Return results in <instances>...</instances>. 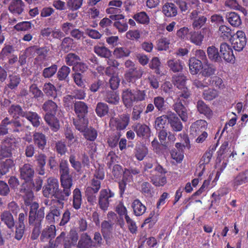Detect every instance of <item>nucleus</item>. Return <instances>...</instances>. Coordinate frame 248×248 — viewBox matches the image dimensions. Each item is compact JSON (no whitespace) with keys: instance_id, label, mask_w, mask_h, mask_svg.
<instances>
[{"instance_id":"nucleus-1","label":"nucleus","mask_w":248,"mask_h":248,"mask_svg":"<svg viewBox=\"0 0 248 248\" xmlns=\"http://www.w3.org/2000/svg\"><path fill=\"white\" fill-rule=\"evenodd\" d=\"M61 186L62 189L59 188V181L57 178L49 177L46 184L43 187V194L46 198L53 197L54 199L52 200V202L58 203L62 207L71 194V189L62 183H61Z\"/></svg>"},{"instance_id":"nucleus-2","label":"nucleus","mask_w":248,"mask_h":248,"mask_svg":"<svg viewBox=\"0 0 248 248\" xmlns=\"http://www.w3.org/2000/svg\"><path fill=\"white\" fill-rule=\"evenodd\" d=\"M121 98L126 108H131L134 103L144 101L147 98L146 92L139 89H124L122 91Z\"/></svg>"},{"instance_id":"nucleus-3","label":"nucleus","mask_w":248,"mask_h":248,"mask_svg":"<svg viewBox=\"0 0 248 248\" xmlns=\"http://www.w3.org/2000/svg\"><path fill=\"white\" fill-rule=\"evenodd\" d=\"M50 52L49 46H45L42 47L37 46H32L26 49V53L29 55L36 54V57L34 59V62L38 64H42L46 60Z\"/></svg>"},{"instance_id":"nucleus-4","label":"nucleus","mask_w":248,"mask_h":248,"mask_svg":"<svg viewBox=\"0 0 248 248\" xmlns=\"http://www.w3.org/2000/svg\"><path fill=\"white\" fill-rule=\"evenodd\" d=\"M154 170L159 174H151L149 176L151 183L156 187L164 186L167 183V177L165 176L168 172L167 170L160 164L157 163L154 168Z\"/></svg>"},{"instance_id":"nucleus-5","label":"nucleus","mask_w":248,"mask_h":248,"mask_svg":"<svg viewBox=\"0 0 248 248\" xmlns=\"http://www.w3.org/2000/svg\"><path fill=\"white\" fill-rule=\"evenodd\" d=\"M38 203H34L30 208L28 222L30 225L32 224H42L45 217L44 207L39 208Z\"/></svg>"},{"instance_id":"nucleus-6","label":"nucleus","mask_w":248,"mask_h":248,"mask_svg":"<svg viewBox=\"0 0 248 248\" xmlns=\"http://www.w3.org/2000/svg\"><path fill=\"white\" fill-rule=\"evenodd\" d=\"M60 183L71 189L73 185V176L70 174V169L67 160L62 159L60 163Z\"/></svg>"},{"instance_id":"nucleus-7","label":"nucleus","mask_w":248,"mask_h":248,"mask_svg":"<svg viewBox=\"0 0 248 248\" xmlns=\"http://www.w3.org/2000/svg\"><path fill=\"white\" fill-rule=\"evenodd\" d=\"M60 183L71 189L73 185V176L70 174V169L67 160L62 159L60 163Z\"/></svg>"},{"instance_id":"nucleus-8","label":"nucleus","mask_w":248,"mask_h":248,"mask_svg":"<svg viewBox=\"0 0 248 248\" xmlns=\"http://www.w3.org/2000/svg\"><path fill=\"white\" fill-rule=\"evenodd\" d=\"M230 41L233 49L238 52L243 49L247 43L245 33L242 31H238L233 34Z\"/></svg>"},{"instance_id":"nucleus-9","label":"nucleus","mask_w":248,"mask_h":248,"mask_svg":"<svg viewBox=\"0 0 248 248\" xmlns=\"http://www.w3.org/2000/svg\"><path fill=\"white\" fill-rule=\"evenodd\" d=\"M115 194L110 189H103L99 193L98 205L100 208L103 211H106L111 201V198L114 197Z\"/></svg>"},{"instance_id":"nucleus-10","label":"nucleus","mask_w":248,"mask_h":248,"mask_svg":"<svg viewBox=\"0 0 248 248\" xmlns=\"http://www.w3.org/2000/svg\"><path fill=\"white\" fill-rule=\"evenodd\" d=\"M143 73L144 71L141 67H133L125 71L124 78L126 82L134 83L142 77Z\"/></svg>"},{"instance_id":"nucleus-11","label":"nucleus","mask_w":248,"mask_h":248,"mask_svg":"<svg viewBox=\"0 0 248 248\" xmlns=\"http://www.w3.org/2000/svg\"><path fill=\"white\" fill-rule=\"evenodd\" d=\"M201 11L197 8L193 10L189 15L190 19L193 21L192 27L194 29H200L203 27L207 21V17L204 16L199 15Z\"/></svg>"},{"instance_id":"nucleus-12","label":"nucleus","mask_w":248,"mask_h":248,"mask_svg":"<svg viewBox=\"0 0 248 248\" xmlns=\"http://www.w3.org/2000/svg\"><path fill=\"white\" fill-rule=\"evenodd\" d=\"M132 127L136 133L137 137L140 138L147 140L151 137V129L148 125L145 124L136 123L134 124Z\"/></svg>"},{"instance_id":"nucleus-13","label":"nucleus","mask_w":248,"mask_h":248,"mask_svg":"<svg viewBox=\"0 0 248 248\" xmlns=\"http://www.w3.org/2000/svg\"><path fill=\"white\" fill-rule=\"evenodd\" d=\"M40 33L43 37L50 41L55 39L60 40L64 36L63 33L60 29L56 28L53 29L50 27L42 29Z\"/></svg>"},{"instance_id":"nucleus-14","label":"nucleus","mask_w":248,"mask_h":248,"mask_svg":"<svg viewBox=\"0 0 248 248\" xmlns=\"http://www.w3.org/2000/svg\"><path fill=\"white\" fill-rule=\"evenodd\" d=\"M14 141L13 139L6 138L0 145V158L9 157L12 156Z\"/></svg>"},{"instance_id":"nucleus-15","label":"nucleus","mask_w":248,"mask_h":248,"mask_svg":"<svg viewBox=\"0 0 248 248\" xmlns=\"http://www.w3.org/2000/svg\"><path fill=\"white\" fill-rule=\"evenodd\" d=\"M220 53L224 60L231 63H234L235 57L233 54V50L231 46L226 43L221 44L220 46Z\"/></svg>"},{"instance_id":"nucleus-16","label":"nucleus","mask_w":248,"mask_h":248,"mask_svg":"<svg viewBox=\"0 0 248 248\" xmlns=\"http://www.w3.org/2000/svg\"><path fill=\"white\" fill-rule=\"evenodd\" d=\"M207 127V123L203 120H199L192 124L190 127V135L196 137L204 131Z\"/></svg>"},{"instance_id":"nucleus-17","label":"nucleus","mask_w":248,"mask_h":248,"mask_svg":"<svg viewBox=\"0 0 248 248\" xmlns=\"http://www.w3.org/2000/svg\"><path fill=\"white\" fill-rule=\"evenodd\" d=\"M247 183H248V169L238 173L234 176L232 181L231 185L234 189H236L239 186Z\"/></svg>"},{"instance_id":"nucleus-18","label":"nucleus","mask_w":248,"mask_h":248,"mask_svg":"<svg viewBox=\"0 0 248 248\" xmlns=\"http://www.w3.org/2000/svg\"><path fill=\"white\" fill-rule=\"evenodd\" d=\"M20 178L28 182L32 180L34 174V170L32 166L29 164H24L19 169Z\"/></svg>"},{"instance_id":"nucleus-19","label":"nucleus","mask_w":248,"mask_h":248,"mask_svg":"<svg viewBox=\"0 0 248 248\" xmlns=\"http://www.w3.org/2000/svg\"><path fill=\"white\" fill-rule=\"evenodd\" d=\"M56 229L54 225L47 226L41 232L40 235V241L41 242H46L48 240L52 241L56 234Z\"/></svg>"},{"instance_id":"nucleus-20","label":"nucleus","mask_w":248,"mask_h":248,"mask_svg":"<svg viewBox=\"0 0 248 248\" xmlns=\"http://www.w3.org/2000/svg\"><path fill=\"white\" fill-rule=\"evenodd\" d=\"M25 7V3L22 0H12L8 7V10L12 14L18 16L23 13Z\"/></svg>"},{"instance_id":"nucleus-21","label":"nucleus","mask_w":248,"mask_h":248,"mask_svg":"<svg viewBox=\"0 0 248 248\" xmlns=\"http://www.w3.org/2000/svg\"><path fill=\"white\" fill-rule=\"evenodd\" d=\"M115 126L118 130H122L126 128L130 123V115L128 113H124L120 116L119 118L114 120Z\"/></svg>"},{"instance_id":"nucleus-22","label":"nucleus","mask_w":248,"mask_h":248,"mask_svg":"<svg viewBox=\"0 0 248 248\" xmlns=\"http://www.w3.org/2000/svg\"><path fill=\"white\" fill-rule=\"evenodd\" d=\"M173 109L180 116L183 122L188 120L187 110L186 107L182 104L181 101L177 100L172 106Z\"/></svg>"},{"instance_id":"nucleus-23","label":"nucleus","mask_w":248,"mask_h":248,"mask_svg":"<svg viewBox=\"0 0 248 248\" xmlns=\"http://www.w3.org/2000/svg\"><path fill=\"white\" fill-rule=\"evenodd\" d=\"M188 65L190 73L196 75L202 70L203 64L201 60L192 57L189 59Z\"/></svg>"},{"instance_id":"nucleus-24","label":"nucleus","mask_w":248,"mask_h":248,"mask_svg":"<svg viewBox=\"0 0 248 248\" xmlns=\"http://www.w3.org/2000/svg\"><path fill=\"white\" fill-rule=\"evenodd\" d=\"M133 214L136 217L143 215L146 212L147 208L138 199L134 200L131 204Z\"/></svg>"},{"instance_id":"nucleus-25","label":"nucleus","mask_w":248,"mask_h":248,"mask_svg":"<svg viewBox=\"0 0 248 248\" xmlns=\"http://www.w3.org/2000/svg\"><path fill=\"white\" fill-rule=\"evenodd\" d=\"M74 111L77 117L86 116L88 112V106L84 102L78 101L74 103Z\"/></svg>"},{"instance_id":"nucleus-26","label":"nucleus","mask_w":248,"mask_h":248,"mask_svg":"<svg viewBox=\"0 0 248 248\" xmlns=\"http://www.w3.org/2000/svg\"><path fill=\"white\" fill-rule=\"evenodd\" d=\"M169 124L174 131L179 132L183 129V126L182 122L174 113L169 115Z\"/></svg>"},{"instance_id":"nucleus-27","label":"nucleus","mask_w":248,"mask_h":248,"mask_svg":"<svg viewBox=\"0 0 248 248\" xmlns=\"http://www.w3.org/2000/svg\"><path fill=\"white\" fill-rule=\"evenodd\" d=\"M196 107L198 111L203 114L207 118H210L213 115V111L203 101L200 100L197 102Z\"/></svg>"},{"instance_id":"nucleus-28","label":"nucleus","mask_w":248,"mask_h":248,"mask_svg":"<svg viewBox=\"0 0 248 248\" xmlns=\"http://www.w3.org/2000/svg\"><path fill=\"white\" fill-rule=\"evenodd\" d=\"M89 121L87 116L77 117L73 119V124L77 130L82 133L88 127Z\"/></svg>"},{"instance_id":"nucleus-29","label":"nucleus","mask_w":248,"mask_h":248,"mask_svg":"<svg viewBox=\"0 0 248 248\" xmlns=\"http://www.w3.org/2000/svg\"><path fill=\"white\" fill-rule=\"evenodd\" d=\"M72 194V206L75 209L78 210L82 203L81 192L78 188H76Z\"/></svg>"},{"instance_id":"nucleus-30","label":"nucleus","mask_w":248,"mask_h":248,"mask_svg":"<svg viewBox=\"0 0 248 248\" xmlns=\"http://www.w3.org/2000/svg\"><path fill=\"white\" fill-rule=\"evenodd\" d=\"M33 140L34 144L40 150H44L46 144V136L42 133L35 132L33 135Z\"/></svg>"},{"instance_id":"nucleus-31","label":"nucleus","mask_w":248,"mask_h":248,"mask_svg":"<svg viewBox=\"0 0 248 248\" xmlns=\"http://www.w3.org/2000/svg\"><path fill=\"white\" fill-rule=\"evenodd\" d=\"M44 119L50 128L53 132H57L60 129V123L59 120L55 117V115L46 114Z\"/></svg>"},{"instance_id":"nucleus-32","label":"nucleus","mask_w":248,"mask_h":248,"mask_svg":"<svg viewBox=\"0 0 248 248\" xmlns=\"http://www.w3.org/2000/svg\"><path fill=\"white\" fill-rule=\"evenodd\" d=\"M93 243L91 236L87 232H85L81 234L78 247L79 248H91L93 246Z\"/></svg>"},{"instance_id":"nucleus-33","label":"nucleus","mask_w":248,"mask_h":248,"mask_svg":"<svg viewBox=\"0 0 248 248\" xmlns=\"http://www.w3.org/2000/svg\"><path fill=\"white\" fill-rule=\"evenodd\" d=\"M162 12L167 17H174L177 15V8L174 3L167 2L162 7Z\"/></svg>"},{"instance_id":"nucleus-34","label":"nucleus","mask_w":248,"mask_h":248,"mask_svg":"<svg viewBox=\"0 0 248 248\" xmlns=\"http://www.w3.org/2000/svg\"><path fill=\"white\" fill-rule=\"evenodd\" d=\"M20 192L21 194H23L24 203L26 206H30V208L33 204L37 203L36 202H33L34 195L31 190L22 188Z\"/></svg>"},{"instance_id":"nucleus-35","label":"nucleus","mask_w":248,"mask_h":248,"mask_svg":"<svg viewBox=\"0 0 248 248\" xmlns=\"http://www.w3.org/2000/svg\"><path fill=\"white\" fill-rule=\"evenodd\" d=\"M42 109L45 112L46 114L56 115L58 109L57 104L52 100H48L45 102L42 106Z\"/></svg>"},{"instance_id":"nucleus-36","label":"nucleus","mask_w":248,"mask_h":248,"mask_svg":"<svg viewBox=\"0 0 248 248\" xmlns=\"http://www.w3.org/2000/svg\"><path fill=\"white\" fill-rule=\"evenodd\" d=\"M204 35L200 31H192L189 33L188 40L196 46H200L202 43Z\"/></svg>"},{"instance_id":"nucleus-37","label":"nucleus","mask_w":248,"mask_h":248,"mask_svg":"<svg viewBox=\"0 0 248 248\" xmlns=\"http://www.w3.org/2000/svg\"><path fill=\"white\" fill-rule=\"evenodd\" d=\"M226 18L228 22L234 27H238L242 24L240 16L235 12L228 13Z\"/></svg>"},{"instance_id":"nucleus-38","label":"nucleus","mask_w":248,"mask_h":248,"mask_svg":"<svg viewBox=\"0 0 248 248\" xmlns=\"http://www.w3.org/2000/svg\"><path fill=\"white\" fill-rule=\"evenodd\" d=\"M21 82V78L18 75H10L5 88L10 90H16Z\"/></svg>"},{"instance_id":"nucleus-39","label":"nucleus","mask_w":248,"mask_h":248,"mask_svg":"<svg viewBox=\"0 0 248 248\" xmlns=\"http://www.w3.org/2000/svg\"><path fill=\"white\" fill-rule=\"evenodd\" d=\"M1 220L9 229L13 228L15 226V222L13 215L8 211H4L0 215Z\"/></svg>"},{"instance_id":"nucleus-40","label":"nucleus","mask_w":248,"mask_h":248,"mask_svg":"<svg viewBox=\"0 0 248 248\" xmlns=\"http://www.w3.org/2000/svg\"><path fill=\"white\" fill-rule=\"evenodd\" d=\"M43 91L45 94L49 98L55 99L57 97V89L55 86L50 82L44 84Z\"/></svg>"},{"instance_id":"nucleus-41","label":"nucleus","mask_w":248,"mask_h":248,"mask_svg":"<svg viewBox=\"0 0 248 248\" xmlns=\"http://www.w3.org/2000/svg\"><path fill=\"white\" fill-rule=\"evenodd\" d=\"M24 117L29 121L33 126L38 127L40 125V117L36 112L26 111Z\"/></svg>"},{"instance_id":"nucleus-42","label":"nucleus","mask_w":248,"mask_h":248,"mask_svg":"<svg viewBox=\"0 0 248 248\" xmlns=\"http://www.w3.org/2000/svg\"><path fill=\"white\" fill-rule=\"evenodd\" d=\"M8 112L14 118H18L19 117H24L26 111H23L19 105H12L9 108Z\"/></svg>"},{"instance_id":"nucleus-43","label":"nucleus","mask_w":248,"mask_h":248,"mask_svg":"<svg viewBox=\"0 0 248 248\" xmlns=\"http://www.w3.org/2000/svg\"><path fill=\"white\" fill-rule=\"evenodd\" d=\"M153 103L158 111H165L167 108V104L165 99L161 96L155 97L153 99Z\"/></svg>"},{"instance_id":"nucleus-44","label":"nucleus","mask_w":248,"mask_h":248,"mask_svg":"<svg viewBox=\"0 0 248 248\" xmlns=\"http://www.w3.org/2000/svg\"><path fill=\"white\" fill-rule=\"evenodd\" d=\"M218 33L224 40H230L233 36L231 28L226 25H221L218 30Z\"/></svg>"},{"instance_id":"nucleus-45","label":"nucleus","mask_w":248,"mask_h":248,"mask_svg":"<svg viewBox=\"0 0 248 248\" xmlns=\"http://www.w3.org/2000/svg\"><path fill=\"white\" fill-rule=\"evenodd\" d=\"M82 133L84 138L90 141H94L98 136L97 130L92 127H88Z\"/></svg>"},{"instance_id":"nucleus-46","label":"nucleus","mask_w":248,"mask_h":248,"mask_svg":"<svg viewBox=\"0 0 248 248\" xmlns=\"http://www.w3.org/2000/svg\"><path fill=\"white\" fill-rule=\"evenodd\" d=\"M167 64L170 70L174 73L180 72L183 68L182 61L176 59L168 60Z\"/></svg>"},{"instance_id":"nucleus-47","label":"nucleus","mask_w":248,"mask_h":248,"mask_svg":"<svg viewBox=\"0 0 248 248\" xmlns=\"http://www.w3.org/2000/svg\"><path fill=\"white\" fill-rule=\"evenodd\" d=\"M207 52L209 59L215 62H220L221 57L219 56L218 49L212 46L207 48Z\"/></svg>"},{"instance_id":"nucleus-48","label":"nucleus","mask_w":248,"mask_h":248,"mask_svg":"<svg viewBox=\"0 0 248 248\" xmlns=\"http://www.w3.org/2000/svg\"><path fill=\"white\" fill-rule=\"evenodd\" d=\"M216 68L213 64L209 63H204L202 67L201 73L204 77H209L215 74Z\"/></svg>"},{"instance_id":"nucleus-49","label":"nucleus","mask_w":248,"mask_h":248,"mask_svg":"<svg viewBox=\"0 0 248 248\" xmlns=\"http://www.w3.org/2000/svg\"><path fill=\"white\" fill-rule=\"evenodd\" d=\"M95 111L98 117H104L107 115L108 113V106L107 104L105 103L99 102L96 105Z\"/></svg>"},{"instance_id":"nucleus-50","label":"nucleus","mask_w":248,"mask_h":248,"mask_svg":"<svg viewBox=\"0 0 248 248\" xmlns=\"http://www.w3.org/2000/svg\"><path fill=\"white\" fill-rule=\"evenodd\" d=\"M218 91L215 89L208 88L203 91L202 97L206 101H212L218 96Z\"/></svg>"},{"instance_id":"nucleus-51","label":"nucleus","mask_w":248,"mask_h":248,"mask_svg":"<svg viewBox=\"0 0 248 248\" xmlns=\"http://www.w3.org/2000/svg\"><path fill=\"white\" fill-rule=\"evenodd\" d=\"M94 52L99 56L108 58L111 56V52L110 50L104 46H94Z\"/></svg>"},{"instance_id":"nucleus-52","label":"nucleus","mask_w":248,"mask_h":248,"mask_svg":"<svg viewBox=\"0 0 248 248\" xmlns=\"http://www.w3.org/2000/svg\"><path fill=\"white\" fill-rule=\"evenodd\" d=\"M105 100L109 104L117 105L119 102L120 97L116 92L110 91L107 93Z\"/></svg>"},{"instance_id":"nucleus-53","label":"nucleus","mask_w":248,"mask_h":248,"mask_svg":"<svg viewBox=\"0 0 248 248\" xmlns=\"http://www.w3.org/2000/svg\"><path fill=\"white\" fill-rule=\"evenodd\" d=\"M186 80V77L182 74L175 75L172 77L173 84L179 89H182L185 87Z\"/></svg>"},{"instance_id":"nucleus-54","label":"nucleus","mask_w":248,"mask_h":248,"mask_svg":"<svg viewBox=\"0 0 248 248\" xmlns=\"http://www.w3.org/2000/svg\"><path fill=\"white\" fill-rule=\"evenodd\" d=\"M131 51L125 47H118L114 49L113 51L114 56L117 59H121L129 56Z\"/></svg>"},{"instance_id":"nucleus-55","label":"nucleus","mask_w":248,"mask_h":248,"mask_svg":"<svg viewBox=\"0 0 248 248\" xmlns=\"http://www.w3.org/2000/svg\"><path fill=\"white\" fill-rule=\"evenodd\" d=\"M112 229V223L104 220L101 223V232L105 239H107Z\"/></svg>"},{"instance_id":"nucleus-56","label":"nucleus","mask_w":248,"mask_h":248,"mask_svg":"<svg viewBox=\"0 0 248 248\" xmlns=\"http://www.w3.org/2000/svg\"><path fill=\"white\" fill-rule=\"evenodd\" d=\"M169 122V115H163L155 119V127L156 130H161L164 128L167 121Z\"/></svg>"},{"instance_id":"nucleus-57","label":"nucleus","mask_w":248,"mask_h":248,"mask_svg":"<svg viewBox=\"0 0 248 248\" xmlns=\"http://www.w3.org/2000/svg\"><path fill=\"white\" fill-rule=\"evenodd\" d=\"M143 111V107L141 105H136L132 109L131 119L133 121H139L141 118V114Z\"/></svg>"},{"instance_id":"nucleus-58","label":"nucleus","mask_w":248,"mask_h":248,"mask_svg":"<svg viewBox=\"0 0 248 248\" xmlns=\"http://www.w3.org/2000/svg\"><path fill=\"white\" fill-rule=\"evenodd\" d=\"M73 45L74 40L70 37H66L62 39L61 47L63 51L67 52L72 49Z\"/></svg>"},{"instance_id":"nucleus-59","label":"nucleus","mask_w":248,"mask_h":248,"mask_svg":"<svg viewBox=\"0 0 248 248\" xmlns=\"http://www.w3.org/2000/svg\"><path fill=\"white\" fill-rule=\"evenodd\" d=\"M80 61V58L79 56L75 53H69L65 57V62L66 64L69 66H74L75 64Z\"/></svg>"},{"instance_id":"nucleus-60","label":"nucleus","mask_w":248,"mask_h":248,"mask_svg":"<svg viewBox=\"0 0 248 248\" xmlns=\"http://www.w3.org/2000/svg\"><path fill=\"white\" fill-rule=\"evenodd\" d=\"M133 18L138 23L142 24H148L150 22L149 17L145 12L137 13Z\"/></svg>"},{"instance_id":"nucleus-61","label":"nucleus","mask_w":248,"mask_h":248,"mask_svg":"<svg viewBox=\"0 0 248 248\" xmlns=\"http://www.w3.org/2000/svg\"><path fill=\"white\" fill-rule=\"evenodd\" d=\"M8 125H9V126L8 127V129L13 132H19L22 125L19 120H17L16 118H15L14 120H10L8 118Z\"/></svg>"},{"instance_id":"nucleus-62","label":"nucleus","mask_w":248,"mask_h":248,"mask_svg":"<svg viewBox=\"0 0 248 248\" xmlns=\"http://www.w3.org/2000/svg\"><path fill=\"white\" fill-rule=\"evenodd\" d=\"M101 182L99 180L93 178L90 182V186L86 187V190L93 193H98L101 188Z\"/></svg>"},{"instance_id":"nucleus-63","label":"nucleus","mask_w":248,"mask_h":248,"mask_svg":"<svg viewBox=\"0 0 248 248\" xmlns=\"http://www.w3.org/2000/svg\"><path fill=\"white\" fill-rule=\"evenodd\" d=\"M71 70L69 67L66 65L62 66L58 70L57 78L59 80H65L70 74Z\"/></svg>"},{"instance_id":"nucleus-64","label":"nucleus","mask_w":248,"mask_h":248,"mask_svg":"<svg viewBox=\"0 0 248 248\" xmlns=\"http://www.w3.org/2000/svg\"><path fill=\"white\" fill-rule=\"evenodd\" d=\"M58 66L53 64L48 67L44 68L42 72V76L45 78H50L53 77L56 73Z\"/></svg>"}]
</instances>
